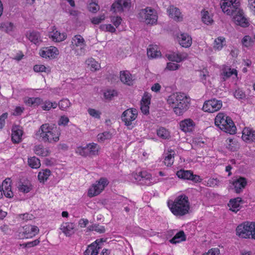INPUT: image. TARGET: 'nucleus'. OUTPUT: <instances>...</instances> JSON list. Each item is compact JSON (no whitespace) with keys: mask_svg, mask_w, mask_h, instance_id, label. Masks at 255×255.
Wrapping results in <instances>:
<instances>
[{"mask_svg":"<svg viewBox=\"0 0 255 255\" xmlns=\"http://www.w3.org/2000/svg\"><path fill=\"white\" fill-rule=\"evenodd\" d=\"M220 4L224 13L233 16V20L236 25L243 28L248 27L250 25L249 20L240 7V2L239 0H223Z\"/></svg>","mask_w":255,"mask_h":255,"instance_id":"1","label":"nucleus"},{"mask_svg":"<svg viewBox=\"0 0 255 255\" xmlns=\"http://www.w3.org/2000/svg\"><path fill=\"white\" fill-rule=\"evenodd\" d=\"M167 102L169 105L174 107L175 114L181 116L189 108L190 98L184 93H176L170 95Z\"/></svg>","mask_w":255,"mask_h":255,"instance_id":"2","label":"nucleus"},{"mask_svg":"<svg viewBox=\"0 0 255 255\" xmlns=\"http://www.w3.org/2000/svg\"><path fill=\"white\" fill-rule=\"evenodd\" d=\"M36 135H39L44 142L52 143L59 140L60 132L59 128L54 125L45 124L40 126Z\"/></svg>","mask_w":255,"mask_h":255,"instance_id":"3","label":"nucleus"},{"mask_svg":"<svg viewBox=\"0 0 255 255\" xmlns=\"http://www.w3.org/2000/svg\"><path fill=\"white\" fill-rule=\"evenodd\" d=\"M36 135H39L44 142L52 143L59 140L60 132L59 128L54 125L45 124L40 126Z\"/></svg>","mask_w":255,"mask_h":255,"instance_id":"4","label":"nucleus"},{"mask_svg":"<svg viewBox=\"0 0 255 255\" xmlns=\"http://www.w3.org/2000/svg\"><path fill=\"white\" fill-rule=\"evenodd\" d=\"M171 212L176 216H182L188 213L190 205L188 197L185 195L178 196L170 205L168 203Z\"/></svg>","mask_w":255,"mask_h":255,"instance_id":"5","label":"nucleus"},{"mask_svg":"<svg viewBox=\"0 0 255 255\" xmlns=\"http://www.w3.org/2000/svg\"><path fill=\"white\" fill-rule=\"evenodd\" d=\"M215 124L222 130L231 134L236 133L237 128L232 119L224 113H219L215 118Z\"/></svg>","mask_w":255,"mask_h":255,"instance_id":"6","label":"nucleus"},{"mask_svg":"<svg viewBox=\"0 0 255 255\" xmlns=\"http://www.w3.org/2000/svg\"><path fill=\"white\" fill-rule=\"evenodd\" d=\"M236 234L242 238L255 239V223L246 222L239 225L236 229Z\"/></svg>","mask_w":255,"mask_h":255,"instance_id":"7","label":"nucleus"},{"mask_svg":"<svg viewBox=\"0 0 255 255\" xmlns=\"http://www.w3.org/2000/svg\"><path fill=\"white\" fill-rule=\"evenodd\" d=\"M138 17L141 21L145 22L146 24L153 25L156 23L158 16L154 9L147 7L139 11Z\"/></svg>","mask_w":255,"mask_h":255,"instance_id":"8","label":"nucleus"},{"mask_svg":"<svg viewBox=\"0 0 255 255\" xmlns=\"http://www.w3.org/2000/svg\"><path fill=\"white\" fill-rule=\"evenodd\" d=\"M222 107V101L215 98L206 101L203 106L204 111L212 113L219 111Z\"/></svg>","mask_w":255,"mask_h":255,"instance_id":"9","label":"nucleus"},{"mask_svg":"<svg viewBox=\"0 0 255 255\" xmlns=\"http://www.w3.org/2000/svg\"><path fill=\"white\" fill-rule=\"evenodd\" d=\"M131 5L130 0H117L112 4L111 10L113 12H123L129 10Z\"/></svg>","mask_w":255,"mask_h":255,"instance_id":"10","label":"nucleus"},{"mask_svg":"<svg viewBox=\"0 0 255 255\" xmlns=\"http://www.w3.org/2000/svg\"><path fill=\"white\" fill-rule=\"evenodd\" d=\"M137 111L134 108L128 109L125 111L122 115V120L126 126L131 125V122L137 118Z\"/></svg>","mask_w":255,"mask_h":255,"instance_id":"11","label":"nucleus"},{"mask_svg":"<svg viewBox=\"0 0 255 255\" xmlns=\"http://www.w3.org/2000/svg\"><path fill=\"white\" fill-rule=\"evenodd\" d=\"M131 177L133 178L135 181L139 182V184L143 185L149 186L151 185V175L145 171H140L137 173H133Z\"/></svg>","mask_w":255,"mask_h":255,"instance_id":"12","label":"nucleus"},{"mask_svg":"<svg viewBox=\"0 0 255 255\" xmlns=\"http://www.w3.org/2000/svg\"><path fill=\"white\" fill-rule=\"evenodd\" d=\"M39 54L43 58H55L58 54V50L54 46L45 47L40 51Z\"/></svg>","mask_w":255,"mask_h":255,"instance_id":"13","label":"nucleus"},{"mask_svg":"<svg viewBox=\"0 0 255 255\" xmlns=\"http://www.w3.org/2000/svg\"><path fill=\"white\" fill-rule=\"evenodd\" d=\"M22 235L23 238L26 239L31 238L34 237L39 232V229L37 226L32 225H26L23 227Z\"/></svg>","mask_w":255,"mask_h":255,"instance_id":"14","label":"nucleus"},{"mask_svg":"<svg viewBox=\"0 0 255 255\" xmlns=\"http://www.w3.org/2000/svg\"><path fill=\"white\" fill-rule=\"evenodd\" d=\"M247 184L246 178L240 177L233 181L232 185L236 193H240L242 192Z\"/></svg>","mask_w":255,"mask_h":255,"instance_id":"15","label":"nucleus"},{"mask_svg":"<svg viewBox=\"0 0 255 255\" xmlns=\"http://www.w3.org/2000/svg\"><path fill=\"white\" fill-rule=\"evenodd\" d=\"M242 139L246 142L255 141V130L249 128H245L242 131Z\"/></svg>","mask_w":255,"mask_h":255,"instance_id":"16","label":"nucleus"},{"mask_svg":"<svg viewBox=\"0 0 255 255\" xmlns=\"http://www.w3.org/2000/svg\"><path fill=\"white\" fill-rule=\"evenodd\" d=\"M2 193L6 197L11 198L13 197V192L11 190L10 178L5 179L1 184Z\"/></svg>","mask_w":255,"mask_h":255,"instance_id":"17","label":"nucleus"},{"mask_svg":"<svg viewBox=\"0 0 255 255\" xmlns=\"http://www.w3.org/2000/svg\"><path fill=\"white\" fill-rule=\"evenodd\" d=\"M75 225L72 223H63L60 227V229L66 236H70L75 231Z\"/></svg>","mask_w":255,"mask_h":255,"instance_id":"18","label":"nucleus"},{"mask_svg":"<svg viewBox=\"0 0 255 255\" xmlns=\"http://www.w3.org/2000/svg\"><path fill=\"white\" fill-rule=\"evenodd\" d=\"M26 37L33 43L39 44L42 42L40 34L36 31H28L26 34Z\"/></svg>","mask_w":255,"mask_h":255,"instance_id":"19","label":"nucleus"},{"mask_svg":"<svg viewBox=\"0 0 255 255\" xmlns=\"http://www.w3.org/2000/svg\"><path fill=\"white\" fill-rule=\"evenodd\" d=\"M243 200L240 197L231 199L228 204L230 210L235 213H237L240 210V204H243Z\"/></svg>","mask_w":255,"mask_h":255,"instance_id":"20","label":"nucleus"},{"mask_svg":"<svg viewBox=\"0 0 255 255\" xmlns=\"http://www.w3.org/2000/svg\"><path fill=\"white\" fill-rule=\"evenodd\" d=\"M169 16L173 18L175 20L180 21L182 20V17L180 16V9L173 5H170L167 10Z\"/></svg>","mask_w":255,"mask_h":255,"instance_id":"21","label":"nucleus"},{"mask_svg":"<svg viewBox=\"0 0 255 255\" xmlns=\"http://www.w3.org/2000/svg\"><path fill=\"white\" fill-rule=\"evenodd\" d=\"M179 43L183 47H190L192 43V38L187 33H182L178 37Z\"/></svg>","mask_w":255,"mask_h":255,"instance_id":"22","label":"nucleus"},{"mask_svg":"<svg viewBox=\"0 0 255 255\" xmlns=\"http://www.w3.org/2000/svg\"><path fill=\"white\" fill-rule=\"evenodd\" d=\"M17 188L20 192L27 193L32 189V186L28 180H20L18 182Z\"/></svg>","mask_w":255,"mask_h":255,"instance_id":"23","label":"nucleus"},{"mask_svg":"<svg viewBox=\"0 0 255 255\" xmlns=\"http://www.w3.org/2000/svg\"><path fill=\"white\" fill-rule=\"evenodd\" d=\"M120 79L121 81L125 84L128 86L132 85L131 75L128 71L120 72Z\"/></svg>","mask_w":255,"mask_h":255,"instance_id":"24","label":"nucleus"},{"mask_svg":"<svg viewBox=\"0 0 255 255\" xmlns=\"http://www.w3.org/2000/svg\"><path fill=\"white\" fill-rule=\"evenodd\" d=\"M23 131L21 129L15 127L12 130L11 140L14 143H19L21 141Z\"/></svg>","mask_w":255,"mask_h":255,"instance_id":"25","label":"nucleus"},{"mask_svg":"<svg viewBox=\"0 0 255 255\" xmlns=\"http://www.w3.org/2000/svg\"><path fill=\"white\" fill-rule=\"evenodd\" d=\"M194 125L193 121L190 119L184 120L180 123L181 129L185 132L191 130Z\"/></svg>","mask_w":255,"mask_h":255,"instance_id":"26","label":"nucleus"},{"mask_svg":"<svg viewBox=\"0 0 255 255\" xmlns=\"http://www.w3.org/2000/svg\"><path fill=\"white\" fill-rule=\"evenodd\" d=\"M98 241H95L91 245H89L84 253V255H98V250L97 249V245H96Z\"/></svg>","mask_w":255,"mask_h":255,"instance_id":"27","label":"nucleus"},{"mask_svg":"<svg viewBox=\"0 0 255 255\" xmlns=\"http://www.w3.org/2000/svg\"><path fill=\"white\" fill-rule=\"evenodd\" d=\"M186 240V236L183 231L178 232L174 237L170 240L169 242L173 244L179 243Z\"/></svg>","mask_w":255,"mask_h":255,"instance_id":"28","label":"nucleus"},{"mask_svg":"<svg viewBox=\"0 0 255 255\" xmlns=\"http://www.w3.org/2000/svg\"><path fill=\"white\" fill-rule=\"evenodd\" d=\"M102 191V189L100 188L97 184H93L92 186L89 188L88 195L90 197H93L99 194Z\"/></svg>","mask_w":255,"mask_h":255,"instance_id":"29","label":"nucleus"},{"mask_svg":"<svg viewBox=\"0 0 255 255\" xmlns=\"http://www.w3.org/2000/svg\"><path fill=\"white\" fill-rule=\"evenodd\" d=\"M72 43L77 47L85 46V41L81 35H76L72 39Z\"/></svg>","mask_w":255,"mask_h":255,"instance_id":"30","label":"nucleus"},{"mask_svg":"<svg viewBox=\"0 0 255 255\" xmlns=\"http://www.w3.org/2000/svg\"><path fill=\"white\" fill-rule=\"evenodd\" d=\"M50 174L51 171L49 169H43L39 172L38 179L40 182L44 183L45 181H47Z\"/></svg>","mask_w":255,"mask_h":255,"instance_id":"31","label":"nucleus"},{"mask_svg":"<svg viewBox=\"0 0 255 255\" xmlns=\"http://www.w3.org/2000/svg\"><path fill=\"white\" fill-rule=\"evenodd\" d=\"M192 172L190 170H180L177 172L176 175L180 178L190 180Z\"/></svg>","mask_w":255,"mask_h":255,"instance_id":"32","label":"nucleus"},{"mask_svg":"<svg viewBox=\"0 0 255 255\" xmlns=\"http://www.w3.org/2000/svg\"><path fill=\"white\" fill-rule=\"evenodd\" d=\"M157 134L163 139H168L170 137L169 131L163 127H160L157 130Z\"/></svg>","mask_w":255,"mask_h":255,"instance_id":"33","label":"nucleus"},{"mask_svg":"<svg viewBox=\"0 0 255 255\" xmlns=\"http://www.w3.org/2000/svg\"><path fill=\"white\" fill-rule=\"evenodd\" d=\"M201 14L202 20L205 24L209 25L213 23L214 20L212 17L209 15V13L208 11L202 10Z\"/></svg>","mask_w":255,"mask_h":255,"instance_id":"34","label":"nucleus"},{"mask_svg":"<svg viewBox=\"0 0 255 255\" xmlns=\"http://www.w3.org/2000/svg\"><path fill=\"white\" fill-rule=\"evenodd\" d=\"M34 151L35 153L38 155L46 156L48 155V150L44 149L43 146L41 144L35 145Z\"/></svg>","mask_w":255,"mask_h":255,"instance_id":"35","label":"nucleus"},{"mask_svg":"<svg viewBox=\"0 0 255 255\" xmlns=\"http://www.w3.org/2000/svg\"><path fill=\"white\" fill-rule=\"evenodd\" d=\"M28 165L32 168H38L40 166V160L35 156L30 157L28 158Z\"/></svg>","mask_w":255,"mask_h":255,"instance_id":"36","label":"nucleus"},{"mask_svg":"<svg viewBox=\"0 0 255 255\" xmlns=\"http://www.w3.org/2000/svg\"><path fill=\"white\" fill-rule=\"evenodd\" d=\"M13 26L12 22H4L0 23V29L7 33L13 30Z\"/></svg>","mask_w":255,"mask_h":255,"instance_id":"37","label":"nucleus"},{"mask_svg":"<svg viewBox=\"0 0 255 255\" xmlns=\"http://www.w3.org/2000/svg\"><path fill=\"white\" fill-rule=\"evenodd\" d=\"M77 152L81 155L83 156H92V154L90 152V147L88 144L84 147H79L77 148Z\"/></svg>","mask_w":255,"mask_h":255,"instance_id":"38","label":"nucleus"},{"mask_svg":"<svg viewBox=\"0 0 255 255\" xmlns=\"http://www.w3.org/2000/svg\"><path fill=\"white\" fill-rule=\"evenodd\" d=\"M147 55L148 57L157 58L161 56V52L154 47H149L147 49Z\"/></svg>","mask_w":255,"mask_h":255,"instance_id":"39","label":"nucleus"},{"mask_svg":"<svg viewBox=\"0 0 255 255\" xmlns=\"http://www.w3.org/2000/svg\"><path fill=\"white\" fill-rule=\"evenodd\" d=\"M167 58L169 60L177 63L180 62L184 59V57H183L180 54L176 53H173L171 54H169Z\"/></svg>","mask_w":255,"mask_h":255,"instance_id":"40","label":"nucleus"},{"mask_svg":"<svg viewBox=\"0 0 255 255\" xmlns=\"http://www.w3.org/2000/svg\"><path fill=\"white\" fill-rule=\"evenodd\" d=\"M53 40L56 42H60L65 39L66 36L64 33H61L58 31L54 32L53 34L51 35Z\"/></svg>","mask_w":255,"mask_h":255,"instance_id":"41","label":"nucleus"},{"mask_svg":"<svg viewBox=\"0 0 255 255\" xmlns=\"http://www.w3.org/2000/svg\"><path fill=\"white\" fill-rule=\"evenodd\" d=\"M225 42V38L223 37H219L215 40L214 48L218 50H221Z\"/></svg>","mask_w":255,"mask_h":255,"instance_id":"42","label":"nucleus"},{"mask_svg":"<svg viewBox=\"0 0 255 255\" xmlns=\"http://www.w3.org/2000/svg\"><path fill=\"white\" fill-rule=\"evenodd\" d=\"M242 43L243 45L248 47L253 45L254 40L249 35H246L242 39Z\"/></svg>","mask_w":255,"mask_h":255,"instance_id":"43","label":"nucleus"},{"mask_svg":"<svg viewBox=\"0 0 255 255\" xmlns=\"http://www.w3.org/2000/svg\"><path fill=\"white\" fill-rule=\"evenodd\" d=\"M58 106V104L55 102H51L49 101H46L44 102V105L42 106V109L44 111H49L51 108L55 109Z\"/></svg>","mask_w":255,"mask_h":255,"instance_id":"44","label":"nucleus"},{"mask_svg":"<svg viewBox=\"0 0 255 255\" xmlns=\"http://www.w3.org/2000/svg\"><path fill=\"white\" fill-rule=\"evenodd\" d=\"M90 231H94L100 234L104 233L105 232V227L103 226H100L99 224H95L88 227Z\"/></svg>","mask_w":255,"mask_h":255,"instance_id":"45","label":"nucleus"},{"mask_svg":"<svg viewBox=\"0 0 255 255\" xmlns=\"http://www.w3.org/2000/svg\"><path fill=\"white\" fill-rule=\"evenodd\" d=\"M97 137L99 141H103L106 139H111L112 137V134L109 131H105L98 134Z\"/></svg>","mask_w":255,"mask_h":255,"instance_id":"46","label":"nucleus"},{"mask_svg":"<svg viewBox=\"0 0 255 255\" xmlns=\"http://www.w3.org/2000/svg\"><path fill=\"white\" fill-rule=\"evenodd\" d=\"M57 104L61 110H65L70 106L71 103L68 99H65L60 100Z\"/></svg>","mask_w":255,"mask_h":255,"instance_id":"47","label":"nucleus"},{"mask_svg":"<svg viewBox=\"0 0 255 255\" xmlns=\"http://www.w3.org/2000/svg\"><path fill=\"white\" fill-rule=\"evenodd\" d=\"M89 147H90V152L92 154V155H96L98 154V152L100 149L99 146L94 143H89L88 144Z\"/></svg>","mask_w":255,"mask_h":255,"instance_id":"48","label":"nucleus"},{"mask_svg":"<svg viewBox=\"0 0 255 255\" xmlns=\"http://www.w3.org/2000/svg\"><path fill=\"white\" fill-rule=\"evenodd\" d=\"M116 96H117V92L114 90H107L104 93V97L107 99L111 100Z\"/></svg>","mask_w":255,"mask_h":255,"instance_id":"49","label":"nucleus"},{"mask_svg":"<svg viewBox=\"0 0 255 255\" xmlns=\"http://www.w3.org/2000/svg\"><path fill=\"white\" fill-rule=\"evenodd\" d=\"M151 95L145 92L140 102V104L149 105L150 104Z\"/></svg>","mask_w":255,"mask_h":255,"instance_id":"50","label":"nucleus"},{"mask_svg":"<svg viewBox=\"0 0 255 255\" xmlns=\"http://www.w3.org/2000/svg\"><path fill=\"white\" fill-rule=\"evenodd\" d=\"M234 96L236 98L239 99H244L246 98V95L244 92L242 90H236L234 93Z\"/></svg>","mask_w":255,"mask_h":255,"instance_id":"51","label":"nucleus"},{"mask_svg":"<svg viewBox=\"0 0 255 255\" xmlns=\"http://www.w3.org/2000/svg\"><path fill=\"white\" fill-rule=\"evenodd\" d=\"M88 112L89 114L92 117L97 119L100 118L101 113L99 111L94 109L89 108Z\"/></svg>","mask_w":255,"mask_h":255,"instance_id":"52","label":"nucleus"},{"mask_svg":"<svg viewBox=\"0 0 255 255\" xmlns=\"http://www.w3.org/2000/svg\"><path fill=\"white\" fill-rule=\"evenodd\" d=\"M88 8L90 11L93 13L96 12L100 8L99 6L94 2H91Z\"/></svg>","mask_w":255,"mask_h":255,"instance_id":"53","label":"nucleus"},{"mask_svg":"<svg viewBox=\"0 0 255 255\" xmlns=\"http://www.w3.org/2000/svg\"><path fill=\"white\" fill-rule=\"evenodd\" d=\"M108 180L106 178H101L97 184L99 186L100 188H102V190H103L105 187L108 185Z\"/></svg>","mask_w":255,"mask_h":255,"instance_id":"54","label":"nucleus"},{"mask_svg":"<svg viewBox=\"0 0 255 255\" xmlns=\"http://www.w3.org/2000/svg\"><path fill=\"white\" fill-rule=\"evenodd\" d=\"M39 241L38 239L35 240L33 241L27 242L26 243L21 245V246L24 248H31L37 245L39 243Z\"/></svg>","mask_w":255,"mask_h":255,"instance_id":"55","label":"nucleus"},{"mask_svg":"<svg viewBox=\"0 0 255 255\" xmlns=\"http://www.w3.org/2000/svg\"><path fill=\"white\" fill-rule=\"evenodd\" d=\"M173 163V157L171 153H169L166 156L164 159V163L167 166H171Z\"/></svg>","mask_w":255,"mask_h":255,"instance_id":"56","label":"nucleus"},{"mask_svg":"<svg viewBox=\"0 0 255 255\" xmlns=\"http://www.w3.org/2000/svg\"><path fill=\"white\" fill-rule=\"evenodd\" d=\"M47 68L43 65H35L33 67V70L36 72H45Z\"/></svg>","mask_w":255,"mask_h":255,"instance_id":"57","label":"nucleus"},{"mask_svg":"<svg viewBox=\"0 0 255 255\" xmlns=\"http://www.w3.org/2000/svg\"><path fill=\"white\" fill-rule=\"evenodd\" d=\"M105 18L104 14L101 15L98 17H95L92 19V22L94 24H98Z\"/></svg>","mask_w":255,"mask_h":255,"instance_id":"58","label":"nucleus"},{"mask_svg":"<svg viewBox=\"0 0 255 255\" xmlns=\"http://www.w3.org/2000/svg\"><path fill=\"white\" fill-rule=\"evenodd\" d=\"M19 217L22 220H24L25 221L31 220L34 218L33 215L27 213L19 215Z\"/></svg>","mask_w":255,"mask_h":255,"instance_id":"59","label":"nucleus"},{"mask_svg":"<svg viewBox=\"0 0 255 255\" xmlns=\"http://www.w3.org/2000/svg\"><path fill=\"white\" fill-rule=\"evenodd\" d=\"M7 113H5L2 114L0 116V129H2L5 125V120L7 118Z\"/></svg>","mask_w":255,"mask_h":255,"instance_id":"60","label":"nucleus"},{"mask_svg":"<svg viewBox=\"0 0 255 255\" xmlns=\"http://www.w3.org/2000/svg\"><path fill=\"white\" fill-rule=\"evenodd\" d=\"M102 28L106 31H109L111 32H115L116 31V28L111 24H105L102 26Z\"/></svg>","mask_w":255,"mask_h":255,"instance_id":"61","label":"nucleus"},{"mask_svg":"<svg viewBox=\"0 0 255 255\" xmlns=\"http://www.w3.org/2000/svg\"><path fill=\"white\" fill-rule=\"evenodd\" d=\"M220 250L217 248L211 249L207 253L203 254L202 255H219Z\"/></svg>","mask_w":255,"mask_h":255,"instance_id":"62","label":"nucleus"},{"mask_svg":"<svg viewBox=\"0 0 255 255\" xmlns=\"http://www.w3.org/2000/svg\"><path fill=\"white\" fill-rule=\"evenodd\" d=\"M111 21L114 25L116 27H118L121 24L122 19L120 16L114 17L112 18Z\"/></svg>","mask_w":255,"mask_h":255,"instance_id":"63","label":"nucleus"},{"mask_svg":"<svg viewBox=\"0 0 255 255\" xmlns=\"http://www.w3.org/2000/svg\"><path fill=\"white\" fill-rule=\"evenodd\" d=\"M179 65L177 64L169 62L167 63L166 68L169 70H175L179 68Z\"/></svg>","mask_w":255,"mask_h":255,"instance_id":"64","label":"nucleus"}]
</instances>
